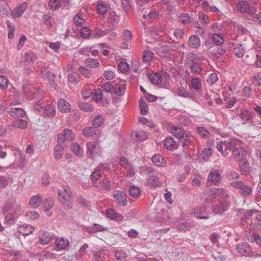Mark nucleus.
<instances>
[{"mask_svg":"<svg viewBox=\"0 0 261 261\" xmlns=\"http://www.w3.org/2000/svg\"><path fill=\"white\" fill-rule=\"evenodd\" d=\"M242 142L236 138L231 139L228 141L217 142L216 148L223 156L228 154V151L232 152V155L235 160L241 161L245 156V150L243 147Z\"/></svg>","mask_w":261,"mask_h":261,"instance_id":"f257e3e1","label":"nucleus"},{"mask_svg":"<svg viewBox=\"0 0 261 261\" xmlns=\"http://www.w3.org/2000/svg\"><path fill=\"white\" fill-rule=\"evenodd\" d=\"M204 194L210 197H219L221 199L219 204L214 206L213 211L215 213H222L226 211L228 205L229 195L225 189L213 187L206 191Z\"/></svg>","mask_w":261,"mask_h":261,"instance_id":"f03ea898","label":"nucleus"},{"mask_svg":"<svg viewBox=\"0 0 261 261\" xmlns=\"http://www.w3.org/2000/svg\"><path fill=\"white\" fill-rule=\"evenodd\" d=\"M58 198L60 202L65 207H71L73 199L72 193L68 188H63L59 190Z\"/></svg>","mask_w":261,"mask_h":261,"instance_id":"7ed1b4c3","label":"nucleus"},{"mask_svg":"<svg viewBox=\"0 0 261 261\" xmlns=\"http://www.w3.org/2000/svg\"><path fill=\"white\" fill-rule=\"evenodd\" d=\"M87 155L90 158L95 159L102 155L100 141H92L87 143Z\"/></svg>","mask_w":261,"mask_h":261,"instance_id":"20e7f679","label":"nucleus"},{"mask_svg":"<svg viewBox=\"0 0 261 261\" xmlns=\"http://www.w3.org/2000/svg\"><path fill=\"white\" fill-rule=\"evenodd\" d=\"M239 11L242 13H247L249 15H253L256 12V5L251 3L250 5L245 1L239 2L237 5Z\"/></svg>","mask_w":261,"mask_h":261,"instance_id":"39448f33","label":"nucleus"},{"mask_svg":"<svg viewBox=\"0 0 261 261\" xmlns=\"http://www.w3.org/2000/svg\"><path fill=\"white\" fill-rule=\"evenodd\" d=\"M150 82L154 85H158L160 87L166 86L167 79L165 75H162L157 72L152 73L149 77Z\"/></svg>","mask_w":261,"mask_h":261,"instance_id":"423d86ee","label":"nucleus"},{"mask_svg":"<svg viewBox=\"0 0 261 261\" xmlns=\"http://www.w3.org/2000/svg\"><path fill=\"white\" fill-rule=\"evenodd\" d=\"M230 185L233 188L240 189L241 191V194L244 196L249 195L252 192L251 188L242 181H232Z\"/></svg>","mask_w":261,"mask_h":261,"instance_id":"0eeeda50","label":"nucleus"},{"mask_svg":"<svg viewBox=\"0 0 261 261\" xmlns=\"http://www.w3.org/2000/svg\"><path fill=\"white\" fill-rule=\"evenodd\" d=\"M74 134L72 131L68 128L64 129L63 133L58 136V142L62 143L65 144L66 141L70 142L74 140Z\"/></svg>","mask_w":261,"mask_h":261,"instance_id":"6e6552de","label":"nucleus"},{"mask_svg":"<svg viewBox=\"0 0 261 261\" xmlns=\"http://www.w3.org/2000/svg\"><path fill=\"white\" fill-rule=\"evenodd\" d=\"M143 168L148 171L147 180L149 184L151 186L156 187L159 183V180L156 175V172L148 167L144 166Z\"/></svg>","mask_w":261,"mask_h":261,"instance_id":"1a4fd4ad","label":"nucleus"},{"mask_svg":"<svg viewBox=\"0 0 261 261\" xmlns=\"http://www.w3.org/2000/svg\"><path fill=\"white\" fill-rule=\"evenodd\" d=\"M113 197L115 199V202L118 204L122 206H125L127 205V196L122 191L115 190L114 192Z\"/></svg>","mask_w":261,"mask_h":261,"instance_id":"9d476101","label":"nucleus"},{"mask_svg":"<svg viewBox=\"0 0 261 261\" xmlns=\"http://www.w3.org/2000/svg\"><path fill=\"white\" fill-rule=\"evenodd\" d=\"M194 216L199 219H207L209 217L207 216L206 207L203 205H199L196 206L193 211Z\"/></svg>","mask_w":261,"mask_h":261,"instance_id":"9b49d317","label":"nucleus"},{"mask_svg":"<svg viewBox=\"0 0 261 261\" xmlns=\"http://www.w3.org/2000/svg\"><path fill=\"white\" fill-rule=\"evenodd\" d=\"M236 249L238 253L242 255L251 256L252 253L250 246L247 243H239L238 244Z\"/></svg>","mask_w":261,"mask_h":261,"instance_id":"f8f14e48","label":"nucleus"},{"mask_svg":"<svg viewBox=\"0 0 261 261\" xmlns=\"http://www.w3.org/2000/svg\"><path fill=\"white\" fill-rule=\"evenodd\" d=\"M17 230L19 233L27 236L32 234L34 230V228L32 225L25 224L19 225L17 228Z\"/></svg>","mask_w":261,"mask_h":261,"instance_id":"ddd939ff","label":"nucleus"},{"mask_svg":"<svg viewBox=\"0 0 261 261\" xmlns=\"http://www.w3.org/2000/svg\"><path fill=\"white\" fill-rule=\"evenodd\" d=\"M67 145L62 143L58 142V144L54 148V156L56 160H59L61 159L63 154V150L66 147Z\"/></svg>","mask_w":261,"mask_h":261,"instance_id":"4468645a","label":"nucleus"},{"mask_svg":"<svg viewBox=\"0 0 261 261\" xmlns=\"http://www.w3.org/2000/svg\"><path fill=\"white\" fill-rule=\"evenodd\" d=\"M246 216H253L254 222L258 223V224H256L257 225L256 227L261 228V213L260 212L255 210H250L249 212H247Z\"/></svg>","mask_w":261,"mask_h":261,"instance_id":"2eb2a0df","label":"nucleus"},{"mask_svg":"<svg viewBox=\"0 0 261 261\" xmlns=\"http://www.w3.org/2000/svg\"><path fill=\"white\" fill-rule=\"evenodd\" d=\"M58 108L62 113H68L71 110L70 103L64 99H60L58 100Z\"/></svg>","mask_w":261,"mask_h":261,"instance_id":"dca6fc26","label":"nucleus"},{"mask_svg":"<svg viewBox=\"0 0 261 261\" xmlns=\"http://www.w3.org/2000/svg\"><path fill=\"white\" fill-rule=\"evenodd\" d=\"M106 215L109 218L113 220L122 221L124 219L122 215L118 214L115 210L112 208L107 210Z\"/></svg>","mask_w":261,"mask_h":261,"instance_id":"f3484780","label":"nucleus"},{"mask_svg":"<svg viewBox=\"0 0 261 261\" xmlns=\"http://www.w3.org/2000/svg\"><path fill=\"white\" fill-rule=\"evenodd\" d=\"M69 245L68 240L63 237L58 238L56 240V246L59 250H65Z\"/></svg>","mask_w":261,"mask_h":261,"instance_id":"a211bd4d","label":"nucleus"},{"mask_svg":"<svg viewBox=\"0 0 261 261\" xmlns=\"http://www.w3.org/2000/svg\"><path fill=\"white\" fill-rule=\"evenodd\" d=\"M42 202V196L38 194L31 197L29 201L30 206L34 208L38 207Z\"/></svg>","mask_w":261,"mask_h":261,"instance_id":"6ab92c4d","label":"nucleus"},{"mask_svg":"<svg viewBox=\"0 0 261 261\" xmlns=\"http://www.w3.org/2000/svg\"><path fill=\"white\" fill-rule=\"evenodd\" d=\"M8 113L11 116L15 118L23 117L25 115L23 109L20 108H11L8 111Z\"/></svg>","mask_w":261,"mask_h":261,"instance_id":"aec40b11","label":"nucleus"},{"mask_svg":"<svg viewBox=\"0 0 261 261\" xmlns=\"http://www.w3.org/2000/svg\"><path fill=\"white\" fill-rule=\"evenodd\" d=\"M54 204V200L51 197L45 199L43 202L44 211H46V215L48 216H50L52 214L51 212L49 211V210L52 208Z\"/></svg>","mask_w":261,"mask_h":261,"instance_id":"412c9836","label":"nucleus"},{"mask_svg":"<svg viewBox=\"0 0 261 261\" xmlns=\"http://www.w3.org/2000/svg\"><path fill=\"white\" fill-rule=\"evenodd\" d=\"M151 160L154 164L159 167H165L167 165V162L160 154H154L151 158Z\"/></svg>","mask_w":261,"mask_h":261,"instance_id":"4be33fe9","label":"nucleus"},{"mask_svg":"<svg viewBox=\"0 0 261 261\" xmlns=\"http://www.w3.org/2000/svg\"><path fill=\"white\" fill-rule=\"evenodd\" d=\"M28 4L23 3L17 7H16L12 12V14L14 17H18L22 15L24 11L27 9Z\"/></svg>","mask_w":261,"mask_h":261,"instance_id":"5701e85b","label":"nucleus"},{"mask_svg":"<svg viewBox=\"0 0 261 261\" xmlns=\"http://www.w3.org/2000/svg\"><path fill=\"white\" fill-rule=\"evenodd\" d=\"M11 9L9 4L4 0L0 1V15L6 16L10 13Z\"/></svg>","mask_w":261,"mask_h":261,"instance_id":"b1692460","label":"nucleus"},{"mask_svg":"<svg viewBox=\"0 0 261 261\" xmlns=\"http://www.w3.org/2000/svg\"><path fill=\"white\" fill-rule=\"evenodd\" d=\"M188 42L190 47L192 48H198L201 44L200 38L196 35L190 36Z\"/></svg>","mask_w":261,"mask_h":261,"instance_id":"393cba45","label":"nucleus"},{"mask_svg":"<svg viewBox=\"0 0 261 261\" xmlns=\"http://www.w3.org/2000/svg\"><path fill=\"white\" fill-rule=\"evenodd\" d=\"M51 240V237L48 232L40 231L39 234V243L42 245H46Z\"/></svg>","mask_w":261,"mask_h":261,"instance_id":"a878e982","label":"nucleus"},{"mask_svg":"<svg viewBox=\"0 0 261 261\" xmlns=\"http://www.w3.org/2000/svg\"><path fill=\"white\" fill-rule=\"evenodd\" d=\"M98 130L94 126L87 127L82 130L83 135L86 137H93L98 134Z\"/></svg>","mask_w":261,"mask_h":261,"instance_id":"bb28decb","label":"nucleus"},{"mask_svg":"<svg viewBox=\"0 0 261 261\" xmlns=\"http://www.w3.org/2000/svg\"><path fill=\"white\" fill-rule=\"evenodd\" d=\"M221 176L218 170L211 171L208 175L207 180L212 182H217L221 179Z\"/></svg>","mask_w":261,"mask_h":261,"instance_id":"cd10ccee","label":"nucleus"},{"mask_svg":"<svg viewBox=\"0 0 261 261\" xmlns=\"http://www.w3.org/2000/svg\"><path fill=\"white\" fill-rule=\"evenodd\" d=\"M172 134L178 139L182 138V137L186 134L181 127L177 126H173L171 129Z\"/></svg>","mask_w":261,"mask_h":261,"instance_id":"c85d7f7f","label":"nucleus"},{"mask_svg":"<svg viewBox=\"0 0 261 261\" xmlns=\"http://www.w3.org/2000/svg\"><path fill=\"white\" fill-rule=\"evenodd\" d=\"M42 19L44 23L47 25V28L51 29L55 24L54 18L49 14H46L42 16Z\"/></svg>","mask_w":261,"mask_h":261,"instance_id":"c756f323","label":"nucleus"},{"mask_svg":"<svg viewBox=\"0 0 261 261\" xmlns=\"http://www.w3.org/2000/svg\"><path fill=\"white\" fill-rule=\"evenodd\" d=\"M126 84L124 82L122 83H118L114 86V92L118 95L124 94L126 89Z\"/></svg>","mask_w":261,"mask_h":261,"instance_id":"7c9ffc66","label":"nucleus"},{"mask_svg":"<svg viewBox=\"0 0 261 261\" xmlns=\"http://www.w3.org/2000/svg\"><path fill=\"white\" fill-rule=\"evenodd\" d=\"M245 51L246 48L243 47L242 44H236L233 49L235 55L238 58L242 57L244 55Z\"/></svg>","mask_w":261,"mask_h":261,"instance_id":"2f4dec72","label":"nucleus"},{"mask_svg":"<svg viewBox=\"0 0 261 261\" xmlns=\"http://www.w3.org/2000/svg\"><path fill=\"white\" fill-rule=\"evenodd\" d=\"M71 149L72 151L78 156H83L84 152L80 145L76 142L71 144Z\"/></svg>","mask_w":261,"mask_h":261,"instance_id":"473e14b6","label":"nucleus"},{"mask_svg":"<svg viewBox=\"0 0 261 261\" xmlns=\"http://www.w3.org/2000/svg\"><path fill=\"white\" fill-rule=\"evenodd\" d=\"M142 58L144 62H150L154 58V54L149 49H146L143 53Z\"/></svg>","mask_w":261,"mask_h":261,"instance_id":"72a5a7b5","label":"nucleus"},{"mask_svg":"<svg viewBox=\"0 0 261 261\" xmlns=\"http://www.w3.org/2000/svg\"><path fill=\"white\" fill-rule=\"evenodd\" d=\"M104 121L105 118L103 117V116L98 115L93 119L92 121V124L94 127L96 128L97 127L101 126L104 123Z\"/></svg>","mask_w":261,"mask_h":261,"instance_id":"f704fd0d","label":"nucleus"},{"mask_svg":"<svg viewBox=\"0 0 261 261\" xmlns=\"http://www.w3.org/2000/svg\"><path fill=\"white\" fill-rule=\"evenodd\" d=\"M85 65L87 67L91 68H95L98 67L99 65V62L96 59L88 58L85 62Z\"/></svg>","mask_w":261,"mask_h":261,"instance_id":"c9c22d12","label":"nucleus"},{"mask_svg":"<svg viewBox=\"0 0 261 261\" xmlns=\"http://www.w3.org/2000/svg\"><path fill=\"white\" fill-rule=\"evenodd\" d=\"M102 166L98 167L96 168L91 175V179L92 181L95 182L101 177V169Z\"/></svg>","mask_w":261,"mask_h":261,"instance_id":"e433bc0d","label":"nucleus"},{"mask_svg":"<svg viewBox=\"0 0 261 261\" xmlns=\"http://www.w3.org/2000/svg\"><path fill=\"white\" fill-rule=\"evenodd\" d=\"M48 5L50 10L56 11L61 8V2L60 0H49Z\"/></svg>","mask_w":261,"mask_h":261,"instance_id":"4c0bfd02","label":"nucleus"},{"mask_svg":"<svg viewBox=\"0 0 261 261\" xmlns=\"http://www.w3.org/2000/svg\"><path fill=\"white\" fill-rule=\"evenodd\" d=\"M175 145L176 142L171 137L167 138L164 141V146L168 150L173 149L175 147Z\"/></svg>","mask_w":261,"mask_h":261,"instance_id":"58836bf2","label":"nucleus"},{"mask_svg":"<svg viewBox=\"0 0 261 261\" xmlns=\"http://www.w3.org/2000/svg\"><path fill=\"white\" fill-rule=\"evenodd\" d=\"M196 131L197 132L198 134L203 139H207L210 137V133L203 127H197Z\"/></svg>","mask_w":261,"mask_h":261,"instance_id":"ea45409f","label":"nucleus"},{"mask_svg":"<svg viewBox=\"0 0 261 261\" xmlns=\"http://www.w3.org/2000/svg\"><path fill=\"white\" fill-rule=\"evenodd\" d=\"M213 43L217 45H220L224 42L223 36L218 33H214L212 36Z\"/></svg>","mask_w":261,"mask_h":261,"instance_id":"a19ab883","label":"nucleus"},{"mask_svg":"<svg viewBox=\"0 0 261 261\" xmlns=\"http://www.w3.org/2000/svg\"><path fill=\"white\" fill-rule=\"evenodd\" d=\"M44 111L47 116L53 117L56 114L55 107L53 105H48L45 107Z\"/></svg>","mask_w":261,"mask_h":261,"instance_id":"79ce46f5","label":"nucleus"},{"mask_svg":"<svg viewBox=\"0 0 261 261\" xmlns=\"http://www.w3.org/2000/svg\"><path fill=\"white\" fill-rule=\"evenodd\" d=\"M68 80L70 84L76 85L79 81L78 73L75 72H71L68 75Z\"/></svg>","mask_w":261,"mask_h":261,"instance_id":"37998d69","label":"nucleus"},{"mask_svg":"<svg viewBox=\"0 0 261 261\" xmlns=\"http://www.w3.org/2000/svg\"><path fill=\"white\" fill-rule=\"evenodd\" d=\"M74 23L77 26H82L85 22L86 20L82 14H77L74 17Z\"/></svg>","mask_w":261,"mask_h":261,"instance_id":"c03bdc74","label":"nucleus"},{"mask_svg":"<svg viewBox=\"0 0 261 261\" xmlns=\"http://www.w3.org/2000/svg\"><path fill=\"white\" fill-rule=\"evenodd\" d=\"M78 105L80 108L85 112H90L93 111V107L90 103L85 102H80Z\"/></svg>","mask_w":261,"mask_h":261,"instance_id":"a18cd8bd","label":"nucleus"},{"mask_svg":"<svg viewBox=\"0 0 261 261\" xmlns=\"http://www.w3.org/2000/svg\"><path fill=\"white\" fill-rule=\"evenodd\" d=\"M129 193L130 196L135 198H137L140 195V190L139 188L133 186L129 187Z\"/></svg>","mask_w":261,"mask_h":261,"instance_id":"49530a36","label":"nucleus"},{"mask_svg":"<svg viewBox=\"0 0 261 261\" xmlns=\"http://www.w3.org/2000/svg\"><path fill=\"white\" fill-rule=\"evenodd\" d=\"M108 34L107 30H102L100 28H96L93 31V36L95 38H100Z\"/></svg>","mask_w":261,"mask_h":261,"instance_id":"de8ad7c7","label":"nucleus"},{"mask_svg":"<svg viewBox=\"0 0 261 261\" xmlns=\"http://www.w3.org/2000/svg\"><path fill=\"white\" fill-rule=\"evenodd\" d=\"M92 94H93V99L96 102L100 101L103 97L102 91L99 89H95Z\"/></svg>","mask_w":261,"mask_h":261,"instance_id":"09e8293b","label":"nucleus"},{"mask_svg":"<svg viewBox=\"0 0 261 261\" xmlns=\"http://www.w3.org/2000/svg\"><path fill=\"white\" fill-rule=\"evenodd\" d=\"M7 24L8 29V37L9 39H12L14 36V32L15 30V25L9 21H7Z\"/></svg>","mask_w":261,"mask_h":261,"instance_id":"8fccbe9b","label":"nucleus"},{"mask_svg":"<svg viewBox=\"0 0 261 261\" xmlns=\"http://www.w3.org/2000/svg\"><path fill=\"white\" fill-rule=\"evenodd\" d=\"M78 70L79 72L85 77L89 78L92 75L91 71L84 66L79 67Z\"/></svg>","mask_w":261,"mask_h":261,"instance_id":"3c124183","label":"nucleus"},{"mask_svg":"<svg viewBox=\"0 0 261 261\" xmlns=\"http://www.w3.org/2000/svg\"><path fill=\"white\" fill-rule=\"evenodd\" d=\"M252 95V89L250 87H244L243 89L242 96L244 100H247Z\"/></svg>","mask_w":261,"mask_h":261,"instance_id":"603ef678","label":"nucleus"},{"mask_svg":"<svg viewBox=\"0 0 261 261\" xmlns=\"http://www.w3.org/2000/svg\"><path fill=\"white\" fill-rule=\"evenodd\" d=\"M14 126L16 127L24 129L28 127V122L27 121L23 119H19L16 120L14 123Z\"/></svg>","mask_w":261,"mask_h":261,"instance_id":"864d4df0","label":"nucleus"},{"mask_svg":"<svg viewBox=\"0 0 261 261\" xmlns=\"http://www.w3.org/2000/svg\"><path fill=\"white\" fill-rule=\"evenodd\" d=\"M81 36L85 39H88L92 35V31L87 27H83L81 29Z\"/></svg>","mask_w":261,"mask_h":261,"instance_id":"5fc2aeb1","label":"nucleus"},{"mask_svg":"<svg viewBox=\"0 0 261 261\" xmlns=\"http://www.w3.org/2000/svg\"><path fill=\"white\" fill-rule=\"evenodd\" d=\"M240 117L243 121H247L251 118V113L248 110H244L240 114Z\"/></svg>","mask_w":261,"mask_h":261,"instance_id":"6e6d98bb","label":"nucleus"},{"mask_svg":"<svg viewBox=\"0 0 261 261\" xmlns=\"http://www.w3.org/2000/svg\"><path fill=\"white\" fill-rule=\"evenodd\" d=\"M114 70L108 69L104 71L103 76L108 80H111L115 76Z\"/></svg>","mask_w":261,"mask_h":261,"instance_id":"4d7b16f0","label":"nucleus"},{"mask_svg":"<svg viewBox=\"0 0 261 261\" xmlns=\"http://www.w3.org/2000/svg\"><path fill=\"white\" fill-rule=\"evenodd\" d=\"M247 239L251 242H255L257 245H261V237L258 234L250 235L247 237Z\"/></svg>","mask_w":261,"mask_h":261,"instance_id":"13d9d810","label":"nucleus"},{"mask_svg":"<svg viewBox=\"0 0 261 261\" xmlns=\"http://www.w3.org/2000/svg\"><path fill=\"white\" fill-rule=\"evenodd\" d=\"M212 154V150L211 148L204 149L201 153V158L204 160H207Z\"/></svg>","mask_w":261,"mask_h":261,"instance_id":"bf43d9fd","label":"nucleus"},{"mask_svg":"<svg viewBox=\"0 0 261 261\" xmlns=\"http://www.w3.org/2000/svg\"><path fill=\"white\" fill-rule=\"evenodd\" d=\"M180 142L182 143V145L183 146H186L190 144L191 142V137L186 134L182 138L179 139Z\"/></svg>","mask_w":261,"mask_h":261,"instance_id":"052dcab7","label":"nucleus"},{"mask_svg":"<svg viewBox=\"0 0 261 261\" xmlns=\"http://www.w3.org/2000/svg\"><path fill=\"white\" fill-rule=\"evenodd\" d=\"M245 158L243 160L240 162H243L242 164L240 165V169L243 174H247L249 172V164L246 161H244Z\"/></svg>","mask_w":261,"mask_h":261,"instance_id":"680f3d73","label":"nucleus"},{"mask_svg":"<svg viewBox=\"0 0 261 261\" xmlns=\"http://www.w3.org/2000/svg\"><path fill=\"white\" fill-rule=\"evenodd\" d=\"M118 67L121 72H126L128 71L129 66L126 62L122 61L119 63Z\"/></svg>","mask_w":261,"mask_h":261,"instance_id":"e2e57ef3","label":"nucleus"},{"mask_svg":"<svg viewBox=\"0 0 261 261\" xmlns=\"http://www.w3.org/2000/svg\"><path fill=\"white\" fill-rule=\"evenodd\" d=\"M81 93L83 98L87 99L90 97L92 92L91 89L85 87L82 89Z\"/></svg>","mask_w":261,"mask_h":261,"instance_id":"0e129e2a","label":"nucleus"},{"mask_svg":"<svg viewBox=\"0 0 261 261\" xmlns=\"http://www.w3.org/2000/svg\"><path fill=\"white\" fill-rule=\"evenodd\" d=\"M122 39L126 41H129L132 39V34L130 31L128 30H125L121 36Z\"/></svg>","mask_w":261,"mask_h":261,"instance_id":"69168bd1","label":"nucleus"},{"mask_svg":"<svg viewBox=\"0 0 261 261\" xmlns=\"http://www.w3.org/2000/svg\"><path fill=\"white\" fill-rule=\"evenodd\" d=\"M191 85L193 89L199 90L201 87L200 81L198 78H193L191 80Z\"/></svg>","mask_w":261,"mask_h":261,"instance_id":"338daca9","label":"nucleus"},{"mask_svg":"<svg viewBox=\"0 0 261 261\" xmlns=\"http://www.w3.org/2000/svg\"><path fill=\"white\" fill-rule=\"evenodd\" d=\"M179 21L182 23H186L189 22L191 20L190 15L187 13L180 14L179 16Z\"/></svg>","mask_w":261,"mask_h":261,"instance_id":"774afa93","label":"nucleus"}]
</instances>
